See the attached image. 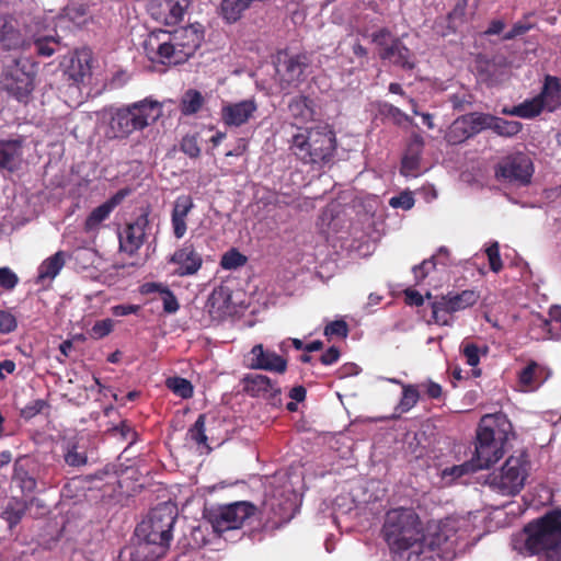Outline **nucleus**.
Listing matches in <instances>:
<instances>
[{
  "label": "nucleus",
  "instance_id": "obj_13",
  "mask_svg": "<svg viewBox=\"0 0 561 561\" xmlns=\"http://www.w3.org/2000/svg\"><path fill=\"white\" fill-rule=\"evenodd\" d=\"M484 113L472 112L456 118L445 135L449 145H459L484 130Z\"/></svg>",
  "mask_w": 561,
  "mask_h": 561
},
{
  "label": "nucleus",
  "instance_id": "obj_56",
  "mask_svg": "<svg viewBox=\"0 0 561 561\" xmlns=\"http://www.w3.org/2000/svg\"><path fill=\"white\" fill-rule=\"evenodd\" d=\"M423 148H424V139H423V137L417 135V134H414L411 137V139H410V141L408 144V148H407V152L405 153L421 157Z\"/></svg>",
  "mask_w": 561,
  "mask_h": 561
},
{
  "label": "nucleus",
  "instance_id": "obj_43",
  "mask_svg": "<svg viewBox=\"0 0 561 561\" xmlns=\"http://www.w3.org/2000/svg\"><path fill=\"white\" fill-rule=\"evenodd\" d=\"M247 263V256L241 254L238 250L231 249L226 252L220 261V266L224 270H237Z\"/></svg>",
  "mask_w": 561,
  "mask_h": 561
},
{
  "label": "nucleus",
  "instance_id": "obj_36",
  "mask_svg": "<svg viewBox=\"0 0 561 561\" xmlns=\"http://www.w3.org/2000/svg\"><path fill=\"white\" fill-rule=\"evenodd\" d=\"M390 381L402 386V397L397 407L400 413H405L416 405L420 399V391L416 385H404L398 379H391Z\"/></svg>",
  "mask_w": 561,
  "mask_h": 561
},
{
  "label": "nucleus",
  "instance_id": "obj_33",
  "mask_svg": "<svg viewBox=\"0 0 561 561\" xmlns=\"http://www.w3.org/2000/svg\"><path fill=\"white\" fill-rule=\"evenodd\" d=\"M66 262V253L58 251L50 257L46 259L38 267V280L54 279Z\"/></svg>",
  "mask_w": 561,
  "mask_h": 561
},
{
  "label": "nucleus",
  "instance_id": "obj_20",
  "mask_svg": "<svg viewBox=\"0 0 561 561\" xmlns=\"http://www.w3.org/2000/svg\"><path fill=\"white\" fill-rule=\"evenodd\" d=\"M170 262L179 265L176 274L188 276L196 274L203 264L202 254L192 240L186 241L182 248L176 250L170 257Z\"/></svg>",
  "mask_w": 561,
  "mask_h": 561
},
{
  "label": "nucleus",
  "instance_id": "obj_50",
  "mask_svg": "<svg viewBox=\"0 0 561 561\" xmlns=\"http://www.w3.org/2000/svg\"><path fill=\"white\" fill-rule=\"evenodd\" d=\"M181 150L191 158H197L201 153L197 139L194 136L188 135L182 139Z\"/></svg>",
  "mask_w": 561,
  "mask_h": 561
},
{
  "label": "nucleus",
  "instance_id": "obj_7",
  "mask_svg": "<svg viewBox=\"0 0 561 561\" xmlns=\"http://www.w3.org/2000/svg\"><path fill=\"white\" fill-rule=\"evenodd\" d=\"M176 517L178 508L174 504L161 503L150 511L148 517L136 527L135 533L146 545L157 546L160 550L157 556H160L170 546Z\"/></svg>",
  "mask_w": 561,
  "mask_h": 561
},
{
  "label": "nucleus",
  "instance_id": "obj_39",
  "mask_svg": "<svg viewBox=\"0 0 561 561\" xmlns=\"http://www.w3.org/2000/svg\"><path fill=\"white\" fill-rule=\"evenodd\" d=\"M543 110H547L542 100L537 95L536 98L525 101L519 105L514 106V116L523 118H533L539 115Z\"/></svg>",
  "mask_w": 561,
  "mask_h": 561
},
{
  "label": "nucleus",
  "instance_id": "obj_54",
  "mask_svg": "<svg viewBox=\"0 0 561 561\" xmlns=\"http://www.w3.org/2000/svg\"><path fill=\"white\" fill-rule=\"evenodd\" d=\"M462 353L469 366L476 367L480 362L479 347L473 343H467L462 347Z\"/></svg>",
  "mask_w": 561,
  "mask_h": 561
},
{
  "label": "nucleus",
  "instance_id": "obj_14",
  "mask_svg": "<svg viewBox=\"0 0 561 561\" xmlns=\"http://www.w3.org/2000/svg\"><path fill=\"white\" fill-rule=\"evenodd\" d=\"M426 298L431 300L432 316H437L438 312H459L476 305L480 298V294L472 289H466L461 293L449 291L447 295L435 297L434 300H432L433 297L431 293H426Z\"/></svg>",
  "mask_w": 561,
  "mask_h": 561
},
{
  "label": "nucleus",
  "instance_id": "obj_59",
  "mask_svg": "<svg viewBox=\"0 0 561 561\" xmlns=\"http://www.w3.org/2000/svg\"><path fill=\"white\" fill-rule=\"evenodd\" d=\"M171 222H172L173 233H174L175 238L176 239L183 238L187 230L186 217L171 216Z\"/></svg>",
  "mask_w": 561,
  "mask_h": 561
},
{
  "label": "nucleus",
  "instance_id": "obj_23",
  "mask_svg": "<svg viewBox=\"0 0 561 561\" xmlns=\"http://www.w3.org/2000/svg\"><path fill=\"white\" fill-rule=\"evenodd\" d=\"M25 138L18 136L16 138L0 140V168L10 172L16 171L23 160V147Z\"/></svg>",
  "mask_w": 561,
  "mask_h": 561
},
{
  "label": "nucleus",
  "instance_id": "obj_26",
  "mask_svg": "<svg viewBox=\"0 0 561 561\" xmlns=\"http://www.w3.org/2000/svg\"><path fill=\"white\" fill-rule=\"evenodd\" d=\"M26 38L22 35L16 23L8 16L0 18V49L18 50L27 46Z\"/></svg>",
  "mask_w": 561,
  "mask_h": 561
},
{
  "label": "nucleus",
  "instance_id": "obj_8",
  "mask_svg": "<svg viewBox=\"0 0 561 561\" xmlns=\"http://www.w3.org/2000/svg\"><path fill=\"white\" fill-rule=\"evenodd\" d=\"M34 78L35 69L32 61L27 58H16L5 66L1 87L9 96L26 104L34 90Z\"/></svg>",
  "mask_w": 561,
  "mask_h": 561
},
{
  "label": "nucleus",
  "instance_id": "obj_58",
  "mask_svg": "<svg viewBox=\"0 0 561 561\" xmlns=\"http://www.w3.org/2000/svg\"><path fill=\"white\" fill-rule=\"evenodd\" d=\"M51 44L56 45L57 43L50 38H42L35 42L36 50L41 56L49 57L55 53V48Z\"/></svg>",
  "mask_w": 561,
  "mask_h": 561
},
{
  "label": "nucleus",
  "instance_id": "obj_55",
  "mask_svg": "<svg viewBox=\"0 0 561 561\" xmlns=\"http://www.w3.org/2000/svg\"><path fill=\"white\" fill-rule=\"evenodd\" d=\"M87 14L88 8L84 4L69 5L65 9V15L73 22L81 20Z\"/></svg>",
  "mask_w": 561,
  "mask_h": 561
},
{
  "label": "nucleus",
  "instance_id": "obj_18",
  "mask_svg": "<svg viewBox=\"0 0 561 561\" xmlns=\"http://www.w3.org/2000/svg\"><path fill=\"white\" fill-rule=\"evenodd\" d=\"M287 359L274 351L264 350L262 344L254 345L250 351L251 369L266 370L271 373L284 374L287 370Z\"/></svg>",
  "mask_w": 561,
  "mask_h": 561
},
{
  "label": "nucleus",
  "instance_id": "obj_57",
  "mask_svg": "<svg viewBox=\"0 0 561 561\" xmlns=\"http://www.w3.org/2000/svg\"><path fill=\"white\" fill-rule=\"evenodd\" d=\"M392 38L391 33L387 28H381L373 34V42L379 46V50L389 47Z\"/></svg>",
  "mask_w": 561,
  "mask_h": 561
},
{
  "label": "nucleus",
  "instance_id": "obj_42",
  "mask_svg": "<svg viewBox=\"0 0 561 561\" xmlns=\"http://www.w3.org/2000/svg\"><path fill=\"white\" fill-rule=\"evenodd\" d=\"M167 387L176 396L182 399H188L193 397L194 389L191 383L185 378L182 377H171L167 379Z\"/></svg>",
  "mask_w": 561,
  "mask_h": 561
},
{
  "label": "nucleus",
  "instance_id": "obj_64",
  "mask_svg": "<svg viewBox=\"0 0 561 561\" xmlns=\"http://www.w3.org/2000/svg\"><path fill=\"white\" fill-rule=\"evenodd\" d=\"M16 365L11 359L0 360V380L5 379V374H13Z\"/></svg>",
  "mask_w": 561,
  "mask_h": 561
},
{
  "label": "nucleus",
  "instance_id": "obj_1",
  "mask_svg": "<svg viewBox=\"0 0 561 561\" xmlns=\"http://www.w3.org/2000/svg\"><path fill=\"white\" fill-rule=\"evenodd\" d=\"M511 431L512 424L506 415L501 413L484 415L477 428L476 449L471 460L444 469L443 476L460 478L490 468L504 456V446Z\"/></svg>",
  "mask_w": 561,
  "mask_h": 561
},
{
  "label": "nucleus",
  "instance_id": "obj_21",
  "mask_svg": "<svg viewBox=\"0 0 561 561\" xmlns=\"http://www.w3.org/2000/svg\"><path fill=\"white\" fill-rule=\"evenodd\" d=\"M59 447L66 466L79 469L88 465L89 457L82 437L78 435L64 437Z\"/></svg>",
  "mask_w": 561,
  "mask_h": 561
},
{
  "label": "nucleus",
  "instance_id": "obj_11",
  "mask_svg": "<svg viewBox=\"0 0 561 561\" xmlns=\"http://www.w3.org/2000/svg\"><path fill=\"white\" fill-rule=\"evenodd\" d=\"M456 545L455 528L448 523H442L426 535L422 531L421 545L417 546L415 554H425L428 551L439 558H446L449 553H454Z\"/></svg>",
  "mask_w": 561,
  "mask_h": 561
},
{
  "label": "nucleus",
  "instance_id": "obj_40",
  "mask_svg": "<svg viewBox=\"0 0 561 561\" xmlns=\"http://www.w3.org/2000/svg\"><path fill=\"white\" fill-rule=\"evenodd\" d=\"M205 422L206 415L199 414L195 423L188 428L186 437L196 445L204 446L209 451L211 448L207 444L208 437L205 433Z\"/></svg>",
  "mask_w": 561,
  "mask_h": 561
},
{
  "label": "nucleus",
  "instance_id": "obj_5",
  "mask_svg": "<svg viewBox=\"0 0 561 561\" xmlns=\"http://www.w3.org/2000/svg\"><path fill=\"white\" fill-rule=\"evenodd\" d=\"M161 115L159 102L145 99L124 107L110 111L106 137L124 139L135 130H141L154 123Z\"/></svg>",
  "mask_w": 561,
  "mask_h": 561
},
{
  "label": "nucleus",
  "instance_id": "obj_51",
  "mask_svg": "<svg viewBox=\"0 0 561 561\" xmlns=\"http://www.w3.org/2000/svg\"><path fill=\"white\" fill-rule=\"evenodd\" d=\"M421 157L405 153L401 163V173L403 175H413L420 165Z\"/></svg>",
  "mask_w": 561,
  "mask_h": 561
},
{
  "label": "nucleus",
  "instance_id": "obj_30",
  "mask_svg": "<svg viewBox=\"0 0 561 561\" xmlns=\"http://www.w3.org/2000/svg\"><path fill=\"white\" fill-rule=\"evenodd\" d=\"M147 293H157V296L152 298L151 305L163 306V311L168 313H173L179 309V302L175 296L167 288L162 287L160 284H146L144 286Z\"/></svg>",
  "mask_w": 561,
  "mask_h": 561
},
{
  "label": "nucleus",
  "instance_id": "obj_61",
  "mask_svg": "<svg viewBox=\"0 0 561 561\" xmlns=\"http://www.w3.org/2000/svg\"><path fill=\"white\" fill-rule=\"evenodd\" d=\"M405 301L411 306H422L424 302V297L414 289L405 290Z\"/></svg>",
  "mask_w": 561,
  "mask_h": 561
},
{
  "label": "nucleus",
  "instance_id": "obj_53",
  "mask_svg": "<svg viewBox=\"0 0 561 561\" xmlns=\"http://www.w3.org/2000/svg\"><path fill=\"white\" fill-rule=\"evenodd\" d=\"M486 254L489 257L490 267L493 272L497 273L503 264L502 260L500 257V251H499V244L497 242H494L486 249Z\"/></svg>",
  "mask_w": 561,
  "mask_h": 561
},
{
  "label": "nucleus",
  "instance_id": "obj_46",
  "mask_svg": "<svg viewBox=\"0 0 561 561\" xmlns=\"http://www.w3.org/2000/svg\"><path fill=\"white\" fill-rule=\"evenodd\" d=\"M194 203L191 196L182 195L179 196L173 205L172 215L174 217H187L190 211L193 209Z\"/></svg>",
  "mask_w": 561,
  "mask_h": 561
},
{
  "label": "nucleus",
  "instance_id": "obj_17",
  "mask_svg": "<svg viewBox=\"0 0 561 561\" xmlns=\"http://www.w3.org/2000/svg\"><path fill=\"white\" fill-rule=\"evenodd\" d=\"M242 383L243 390L253 398L264 397L273 403L280 401V387L266 375L247 374Z\"/></svg>",
  "mask_w": 561,
  "mask_h": 561
},
{
  "label": "nucleus",
  "instance_id": "obj_22",
  "mask_svg": "<svg viewBox=\"0 0 561 561\" xmlns=\"http://www.w3.org/2000/svg\"><path fill=\"white\" fill-rule=\"evenodd\" d=\"M551 376V370L536 360H529L518 373V386L524 392L538 390Z\"/></svg>",
  "mask_w": 561,
  "mask_h": 561
},
{
  "label": "nucleus",
  "instance_id": "obj_31",
  "mask_svg": "<svg viewBox=\"0 0 561 561\" xmlns=\"http://www.w3.org/2000/svg\"><path fill=\"white\" fill-rule=\"evenodd\" d=\"M484 127L492 129L499 136L513 137L522 130V124L517 121H506L501 117L484 113Z\"/></svg>",
  "mask_w": 561,
  "mask_h": 561
},
{
  "label": "nucleus",
  "instance_id": "obj_41",
  "mask_svg": "<svg viewBox=\"0 0 561 561\" xmlns=\"http://www.w3.org/2000/svg\"><path fill=\"white\" fill-rule=\"evenodd\" d=\"M108 433L119 438L123 442H126L128 446H131L137 442L138 433L135 431V428L130 425V423L127 420H123L119 422L118 425L113 426L108 430Z\"/></svg>",
  "mask_w": 561,
  "mask_h": 561
},
{
  "label": "nucleus",
  "instance_id": "obj_34",
  "mask_svg": "<svg viewBox=\"0 0 561 561\" xmlns=\"http://www.w3.org/2000/svg\"><path fill=\"white\" fill-rule=\"evenodd\" d=\"M27 510L26 501L22 499L12 497L8 501L1 514L2 518L8 522L9 527L13 528L23 518Z\"/></svg>",
  "mask_w": 561,
  "mask_h": 561
},
{
  "label": "nucleus",
  "instance_id": "obj_44",
  "mask_svg": "<svg viewBox=\"0 0 561 561\" xmlns=\"http://www.w3.org/2000/svg\"><path fill=\"white\" fill-rule=\"evenodd\" d=\"M114 328V322L111 318H105L103 320L96 321L90 330H88V335L93 340H100L104 336L108 335Z\"/></svg>",
  "mask_w": 561,
  "mask_h": 561
},
{
  "label": "nucleus",
  "instance_id": "obj_63",
  "mask_svg": "<svg viewBox=\"0 0 561 561\" xmlns=\"http://www.w3.org/2000/svg\"><path fill=\"white\" fill-rule=\"evenodd\" d=\"M289 398L296 402H302L306 399L307 390L304 386H295L289 390Z\"/></svg>",
  "mask_w": 561,
  "mask_h": 561
},
{
  "label": "nucleus",
  "instance_id": "obj_52",
  "mask_svg": "<svg viewBox=\"0 0 561 561\" xmlns=\"http://www.w3.org/2000/svg\"><path fill=\"white\" fill-rule=\"evenodd\" d=\"M436 266V255L424 260L420 265L413 267V273L416 279H424L430 271L434 270Z\"/></svg>",
  "mask_w": 561,
  "mask_h": 561
},
{
  "label": "nucleus",
  "instance_id": "obj_35",
  "mask_svg": "<svg viewBox=\"0 0 561 561\" xmlns=\"http://www.w3.org/2000/svg\"><path fill=\"white\" fill-rule=\"evenodd\" d=\"M288 108L291 116L300 122H307L313 117L311 101L307 96L298 95L293 98L288 104Z\"/></svg>",
  "mask_w": 561,
  "mask_h": 561
},
{
  "label": "nucleus",
  "instance_id": "obj_16",
  "mask_svg": "<svg viewBox=\"0 0 561 561\" xmlns=\"http://www.w3.org/2000/svg\"><path fill=\"white\" fill-rule=\"evenodd\" d=\"M191 0H150L151 16L165 24L173 25L182 21Z\"/></svg>",
  "mask_w": 561,
  "mask_h": 561
},
{
  "label": "nucleus",
  "instance_id": "obj_6",
  "mask_svg": "<svg viewBox=\"0 0 561 561\" xmlns=\"http://www.w3.org/2000/svg\"><path fill=\"white\" fill-rule=\"evenodd\" d=\"M336 148L335 134L328 126L306 129L291 138L290 149L305 163H328Z\"/></svg>",
  "mask_w": 561,
  "mask_h": 561
},
{
  "label": "nucleus",
  "instance_id": "obj_19",
  "mask_svg": "<svg viewBox=\"0 0 561 561\" xmlns=\"http://www.w3.org/2000/svg\"><path fill=\"white\" fill-rule=\"evenodd\" d=\"M149 226L148 214H141L137 219L128 224L123 232L119 233V249L130 255L135 254L142 245L146 236V229Z\"/></svg>",
  "mask_w": 561,
  "mask_h": 561
},
{
  "label": "nucleus",
  "instance_id": "obj_60",
  "mask_svg": "<svg viewBox=\"0 0 561 561\" xmlns=\"http://www.w3.org/2000/svg\"><path fill=\"white\" fill-rule=\"evenodd\" d=\"M341 352L336 346H330L321 356V364L329 366L339 360Z\"/></svg>",
  "mask_w": 561,
  "mask_h": 561
},
{
  "label": "nucleus",
  "instance_id": "obj_27",
  "mask_svg": "<svg viewBox=\"0 0 561 561\" xmlns=\"http://www.w3.org/2000/svg\"><path fill=\"white\" fill-rule=\"evenodd\" d=\"M530 331L537 340L561 339V318H535Z\"/></svg>",
  "mask_w": 561,
  "mask_h": 561
},
{
  "label": "nucleus",
  "instance_id": "obj_2",
  "mask_svg": "<svg viewBox=\"0 0 561 561\" xmlns=\"http://www.w3.org/2000/svg\"><path fill=\"white\" fill-rule=\"evenodd\" d=\"M204 39L201 24H191L167 33L152 32L145 41V50L151 59L165 64H183L192 57Z\"/></svg>",
  "mask_w": 561,
  "mask_h": 561
},
{
  "label": "nucleus",
  "instance_id": "obj_28",
  "mask_svg": "<svg viewBox=\"0 0 561 561\" xmlns=\"http://www.w3.org/2000/svg\"><path fill=\"white\" fill-rule=\"evenodd\" d=\"M265 505L271 510L273 514V516L268 517V522L272 524V528H279L294 517V506L290 501L272 499Z\"/></svg>",
  "mask_w": 561,
  "mask_h": 561
},
{
  "label": "nucleus",
  "instance_id": "obj_32",
  "mask_svg": "<svg viewBox=\"0 0 561 561\" xmlns=\"http://www.w3.org/2000/svg\"><path fill=\"white\" fill-rule=\"evenodd\" d=\"M548 111L561 104V82L557 77L547 76L541 93L538 95Z\"/></svg>",
  "mask_w": 561,
  "mask_h": 561
},
{
  "label": "nucleus",
  "instance_id": "obj_25",
  "mask_svg": "<svg viewBox=\"0 0 561 561\" xmlns=\"http://www.w3.org/2000/svg\"><path fill=\"white\" fill-rule=\"evenodd\" d=\"M382 60H389L392 65L404 70L415 68V55L402 43L400 38H392L390 46L379 50Z\"/></svg>",
  "mask_w": 561,
  "mask_h": 561
},
{
  "label": "nucleus",
  "instance_id": "obj_47",
  "mask_svg": "<svg viewBox=\"0 0 561 561\" xmlns=\"http://www.w3.org/2000/svg\"><path fill=\"white\" fill-rule=\"evenodd\" d=\"M47 407V401L43 399H35L21 409L20 415L25 420H30L39 414Z\"/></svg>",
  "mask_w": 561,
  "mask_h": 561
},
{
  "label": "nucleus",
  "instance_id": "obj_9",
  "mask_svg": "<svg viewBox=\"0 0 561 561\" xmlns=\"http://www.w3.org/2000/svg\"><path fill=\"white\" fill-rule=\"evenodd\" d=\"M528 462L524 456H511L499 472H492L486 479L488 485L495 492L506 496L518 494L528 476Z\"/></svg>",
  "mask_w": 561,
  "mask_h": 561
},
{
  "label": "nucleus",
  "instance_id": "obj_4",
  "mask_svg": "<svg viewBox=\"0 0 561 561\" xmlns=\"http://www.w3.org/2000/svg\"><path fill=\"white\" fill-rule=\"evenodd\" d=\"M422 522L413 508L398 507L386 513L382 536L394 553L411 551L415 554L422 539Z\"/></svg>",
  "mask_w": 561,
  "mask_h": 561
},
{
  "label": "nucleus",
  "instance_id": "obj_15",
  "mask_svg": "<svg viewBox=\"0 0 561 561\" xmlns=\"http://www.w3.org/2000/svg\"><path fill=\"white\" fill-rule=\"evenodd\" d=\"M310 64L307 54L289 55L280 53L277 57V73L282 82L298 84L304 80L305 71Z\"/></svg>",
  "mask_w": 561,
  "mask_h": 561
},
{
  "label": "nucleus",
  "instance_id": "obj_37",
  "mask_svg": "<svg viewBox=\"0 0 561 561\" xmlns=\"http://www.w3.org/2000/svg\"><path fill=\"white\" fill-rule=\"evenodd\" d=\"M117 204L116 197L94 208L85 219V230L91 231L99 227V225L105 220L115 205Z\"/></svg>",
  "mask_w": 561,
  "mask_h": 561
},
{
  "label": "nucleus",
  "instance_id": "obj_10",
  "mask_svg": "<svg viewBox=\"0 0 561 561\" xmlns=\"http://www.w3.org/2000/svg\"><path fill=\"white\" fill-rule=\"evenodd\" d=\"M257 508L251 502L240 501L213 508L208 514L214 531L222 535L228 530L239 529L255 515Z\"/></svg>",
  "mask_w": 561,
  "mask_h": 561
},
{
  "label": "nucleus",
  "instance_id": "obj_24",
  "mask_svg": "<svg viewBox=\"0 0 561 561\" xmlns=\"http://www.w3.org/2000/svg\"><path fill=\"white\" fill-rule=\"evenodd\" d=\"M257 105L253 99L229 103L221 110V118L228 126L239 127L249 122L256 112Z\"/></svg>",
  "mask_w": 561,
  "mask_h": 561
},
{
  "label": "nucleus",
  "instance_id": "obj_48",
  "mask_svg": "<svg viewBox=\"0 0 561 561\" xmlns=\"http://www.w3.org/2000/svg\"><path fill=\"white\" fill-rule=\"evenodd\" d=\"M19 282L16 274L9 267H0V287L5 290L13 289Z\"/></svg>",
  "mask_w": 561,
  "mask_h": 561
},
{
  "label": "nucleus",
  "instance_id": "obj_62",
  "mask_svg": "<svg viewBox=\"0 0 561 561\" xmlns=\"http://www.w3.org/2000/svg\"><path fill=\"white\" fill-rule=\"evenodd\" d=\"M16 327V318H0V333H10L14 331Z\"/></svg>",
  "mask_w": 561,
  "mask_h": 561
},
{
  "label": "nucleus",
  "instance_id": "obj_38",
  "mask_svg": "<svg viewBox=\"0 0 561 561\" xmlns=\"http://www.w3.org/2000/svg\"><path fill=\"white\" fill-rule=\"evenodd\" d=\"M204 104V98L201 92L194 89L187 90L180 103V110L183 115H193L197 113Z\"/></svg>",
  "mask_w": 561,
  "mask_h": 561
},
{
  "label": "nucleus",
  "instance_id": "obj_12",
  "mask_svg": "<svg viewBox=\"0 0 561 561\" xmlns=\"http://www.w3.org/2000/svg\"><path fill=\"white\" fill-rule=\"evenodd\" d=\"M533 162L523 154L517 153L505 158L496 169V178L517 185H526L533 175Z\"/></svg>",
  "mask_w": 561,
  "mask_h": 561
},
{
  "label": "nucleus",
  "instance_id": "obj_3",
  "mask_svg": "<svg viewBox=\"0 0 561 561\" xmlns=\"http://www.w3.org/2000/svg\"><path fill=\"white\" fill-rule=\"evenodd\" d=\"M523 546L515 541L514 548L527 556L543 553L546 561H561V510L548 511L545 515L525 525Z\"/></svg>",
  "mask_w": 561,
  "mask_h": 561
},
{
  "label": "nucleus",
  "instance_id": "obj_29",
  "mask_svg": "<svg viewBox=\"0 0 561 561\" xmlns=\"http://www.w3.org/2000/svg\"><path fill=\"white\" fill-rule=\"evenodd\" d=\"M27 465L28 459L26 457H20L15 460L13 481L16 482L23 493H33L36 490L37 482L36 479L30 474Z\"/></svg>",
  "mask_w": 561,
  "mask_h": 561
},
{
  "label": "nucleus",
  "instance_id": "obj_49",
  "mask_svg": "<svg viewBox=\"0 0 561 561\" xmlns=\"http://www.w3.org/2000/svg\"><path fill=\"white\" fill-rule=\"evenodd\" d=\"M389 204L393 208L411 209L414 205V198L411 193L404 192L390 198Z\"/></svg>",
  "mask_w": 561,
  "mask_h": 561
},
{
  "label": "nucleus",
  "instance_id": "obj_45",
  "mask_svg": "<svg viewBox=\"0 0 561 561\" xmlns=\"http://www.w3.org/2000/svg\"><path fill=\"white\" fill-rule=\"evenodd\" d=\"M348 334L347 323L341 318L328 323L324 328V335L329 339H345Z\"/></svg>",
  "mask_w": 561,
  "mask_h": 561
}]
</instances>
